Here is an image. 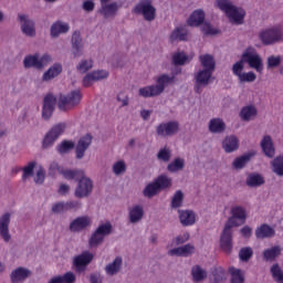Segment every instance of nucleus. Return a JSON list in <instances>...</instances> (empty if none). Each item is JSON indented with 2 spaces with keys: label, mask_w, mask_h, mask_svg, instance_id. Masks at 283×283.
I'll return each mask as SVG.
<instances>
[{
  "label": "nucleus",
  "mask_w": 283,
  "mask_h": 283,
  "mask_svg": "<svg viewBox=\"0 0 283 283\" xmlns=\"http://www.w3.org/2000/svg\"><path fill=\"white\" fill-rule=\"evenodd\" d=\"M231 217L228 218L220 235V248L228 255L233 251V227H240L247 222V209L242 206L231 208ZM239 220V222H238Z\"/></svg>",
  "instance_id": "obj_1"
},
{
  "label": "nucleus",
  "mask_w": 283,
  "mask_h": 283,
  "mask_svg": "<svg viewBox=\"0 0 283 283\" xmlns=\"http://www.w3.org/2000/svg\"><path fill=\"white\" fill-rule=\"evenodd\" d=\"M64 180L77 182L74 191L75 198H90L94 191V181L85 175L83 169H73L64 172Z\"/></svg>",
  "instance_id": "obj_2"
},
{
  "label": "nucleus",
  "mask_w": 283,
  "mask_h": 283,
  "mask_svg": "<svg viewBox=\"0 0 283 283\" xmlns=\"http://www.w3.org/2000/svg\"><path fill=\"white\" fill-rule=\"evenodd\" d=\"M92 140H94V137L90 133L82 136L77 144H74L73 140L64 139L60 145L56 146V151L63 156L65 154H70V151L75 148L76 160H83V158H85V151H87V149H90L92 146Z\"/></svg>",
  "instance_id": "obj_3"
},
{
  "label": "nucleus",
  "mask_w": 283,
  "mask_h": 283,
  "mask_svg": "<svg viewBox=\"0 0 283 283\" xmlns=\"http://www.w3.org/2000/svg\"><path fill=\"white\" fill-rule=\"evenodd\" d=\"M216 4L221 12L226 13V17L229 19L230 23H234V25H242V23H244L247 11H244L242 8L235 7L231 0H217Z\"/></svg>",
  "instance_id": "obj_4"
},
{
  "label": "nucleus",
  "mask_w": 283,
  "mask_h": 283,
  "mask_svg": "<svg viewBox=\"0 0 283 283\" xmlns=\"http://www.w3.org/2000/svg\"><path fill=\"white\" fill-rule=\"evenodd\" d=\"M174 81V76H169L167 74H163L157 78L156 85H149L139 88L138 94L143 96V98H154L155 96H160L163 92H165V87L169 85Z\"/></svg>",
  "instance_id": "obj_5"
},
{
  "label": "nucleus",
  "mask_w": 283,
  "mask_h": 283,
  "mask_svg": "<svg viewBox=\"0 0 283 283\" xmlns=\"http://www.w3.org/2000/svg\"><path fill=\"white\" fill-rule=\"evenodd\" d=\"M52 63V55L44 53L42 56L39 53L32 55H27L23 60L24 70H34L43 71L49 64Z\"/></svg>",
  "instance_id": "obj_6"
},
{
  "label": "nucleus",
  "mask_w": 283,
  "mask_h": 283,
  "mask_svg": "<svg viewBox=\"0 0 283 283\" xmlns=\"http://www.w3.org/2000/svg\"><path fill=\"white\" fill-rule=\"evenodd\" d=\"M241 59L243 63H248L249 67L255 70L256 72H259V74H262V72L264 71V62L262 60V56H260V53H258V50H255V48L248 46L243 51Z\"/></svg>",
  "instance_id": "obj_7"
},
{
  "label": "nucleus",
  "mask_w": 283,
  "mask_h": 283,
  "mask_svg": "<svg viewBox=\"0 0 283 283\" xmlns=\"http://www.w3.org/2000/svg\"><path fill=\"white\" fill-rule=\"evenodd\" d=\"M134 14H139L144 18V21L156 20V7H154L153 0H140L133 9Z\"/></svg>",
  "instance_id": "obj_8"
},
{
  "label": "nucleus",
  "mask_w": 283,
  "mask_h": 283,
  "mask_svg": "<svg viewBox=\"0 0 283 283\" xmlns=\"http://www.w3.org/2000/svg\"><path fill=\"white\" fill-rule=\"evenodd\" d=\"M65 124L60 123L54 125L43 137L42 139V149H52L54 147V143L59 140L62 134L65 132Z\"/></svg>",
  "instance_id": "obj_9"
},
{
  "label": "nucleus",
  "mask_w": 283,
  "mask_h": 283,
  "mask_svg": "<svg viewBox=\"0 0 283 283\" xmlns=\"http://www.w3.org/2000/svg\"><path fill=\"white\" fill-rule=\"evenodd\" d=\"M83 98V94H81V90L76 88L71 91L69 94H60V98L57 101V108L60 112H65V106L69 105V107H76V105H80L81 99Z\"/></svg>",
  "instance_id": "obj_10"
},
{
  "label": "nucleus",
  "mask_w": 283,
  "mask_h": 283,
  "mask_svg": "<svg viewBox=\"0 0 283 283\" xmlns=\"http://www.w3.org/2000/svg\"><path fill=\"white\" fill-rule=\"evenodd\" d=\"M92 260H94V254L90 251H84L78 255L73 258V269L75 273H85L87 271V266L92 264Z\"/></svg>",
  "instance_id": "obj_11"
},
{
  "label": "nucleus",
  "mask_w": 283,
  "mask_h": 283,
  "mask_svg": "<svg viewBox=\"0 0 283 283\" xmlns=\"http://www.w3.org/2000/svg\"><path fill=\"white\" fill-rule=\"evenodd\" d=\"M17 21L20 24V30L22 34L25 36H30L34 39L36 36V27L34 24V20L30 19L29 14L25 13H18Z\"/></svg>",
  "instance_id": "obj_12"
},
{
  "label": "nucleus",
  "mask_w": 283,
  "mask_h": 283,
  "mask_svg": "<svg viewBox=\"0 0 283 283\" xmlns=\"http://www.w3.org/2000/svg\"><path fill=\"white\" fill-rule=\"evenodd\" d=\"M178 132H180V123L178 120L160 123L156 127V134L160 136V138H171V136H176Z\"/></svg>",
  "instance_id": "obj_13"
},
{
  "label": "nucleus",
  "mask_w": 283,
  "mask_h": 283,
  "mask_svg": "<svg viewBox=\"0 0 283 283\" xmlns=\"http://www.w3.org/2000/svg\"><path fill=\"white\" fill-rule=\"evenodd\" d=\"M282 39V28H272L260 33V41L263 43V45H273L275 43H280Z\"/></svg>",
  "instance_id": "obj_14"
},
{
  "label": "nucleus",
  "mask_w": 283,
  "mask_h": 283,
  "mask_svg": "<svg viewBox=\"0 0 283 283\" xmlns=\"http://www.w3.org/2000/svg\"><path fill=\"white\" fill-rule=\"evenodd\" d=\"M56 107V96L52 93H49L43 98L42 105V118L43 120H50L52 118V114H54V109Z\"/></svg>",
  "instance_id": "obj_15"
},
{
  "label": "nucleus",
  "mask_w": 283,
  "mask_h": 283,
  "mask_svg": "<svg viewBox=\"0 0 283 283\" xmlns=\"http://www.w3.org/2000/svg\"><path fill=\"white\" fill-rule=\"evenodd\" d=\"M211 76H213V72L202 69L200 70L196 76V85H195V92L196 94H200V91L202 90V87H207V85H209V83H211Z\"/></svg>",
  "instance_id": "obj_16"
},
{
  "label": "nucleus",
  "mask_w": 283,
  "mask_h": 283,
  "mask_svg": "<svg viewBox=\"0 0 283 283\" xmlns=\"http://www.w3.org/2000/svg\"><path fill=\"white\" fill-rule=\"evenodd\" d=\"M101 8L98 10V13L102 14L104 19H114L116 14H118V11L120 8H123V4H118V2L114 1L111 3H101Z\"/></svg>",
  "instance_id": "obj_17"
},
{
  "label": "nucleus",
  "mask_w": 283,
  "mask_h": 283,
  "mask_svg": "<svg viewBox=\"0 0 283 283\" xmlns=\"http://www.w3.org/2000/svg\"><path fill=\"white\" fill-rule=\"evenodd\" d=\"M10 212L0 217V238L6 242H10V240H12V235L10 234Z\"/></svg>",
  "instance_id": "obj_18"
},
{
  "label": "nucleus",
  "mask_w": 283,
  "mask_h": 283,
  "mask_svg": "<svg viewBox=\"0 0 283 283\" xmlns=\"http://www.w3.org/2000/svg\"><path fill=\"white\" fill-rule=\"evenodd\" d=\"M90 224H92L90 217H77L70 223L69 229L72 233H81V231H85Z\"/></svg>",
  "instance_id": "obj_19"
},
{
  "label": "nucleus",
  "mask_w": 283,
  "mask_h": 283,
  "mask_svg": "<svg viewBox=\"0 0 283 283\" xmlns=\"http://www.w3.org/2000/svg\"><path fill=\"white\" fill-rule=\"evenodd\" d=\"M107 76H109V72H107L105 70L93 71L84 76L82 83H83L84 87H90V85H92V83H94V81H103V80L107 78Z\"/></svg>",
  "instance_id": "obj_20"
},
{
  "label": "nucleus",
  "mask_w": 283,
  "mask_h": 283,
  "mask_svg": "<svg viewBox=\"0 0 283 283\" xmlns=\"http://www.w3.org/2000/svg\"><path fill=\"white\" fill-rule=\"evenodd\" d=\"M145 217V208L140 205L133 206L128 210V220L130 224H138Z\"/></svg>",
  "instance_id": "obj_21"
},
{
  "label": "nucleus",
  "mask_w": 283,
  "mask_h": 283,
  "mask_svg": "<svg viewBox=\"0 0 283 283\" xmlns=\"http://www.w3.org/2000/svg\"><path fill=\"white\" fill-rule=\"evenodd\" d=\"M196 251V248L191 243H187L184 247L174 248L168 251V255H176L177 258H188Z\"/></svg>",
  "instance_id": "obj_22"
},
{
  "label": "nucleus",
  "mask_w": 283,
  "mask_h": 283,
  "mask_svg": "<svg viewBox=\"0 0 283 283\" xmlns=\"http://www.w3.org/2000/svg\"><path fill=\"white\" fill-rule=\"evenodd\" d=\"M73 55L83 56V38H81V32L75 31L71 39Z\"/></svg>",
  "instance_id": "obj_23"
},
{
  "label": "nucleus",
  "mask_w": 283,
  "mask_h": 283,
  "mask_svg": "<svg viewBox=\"0 0 283 283\" xmlns=\"http://www.w3.org/2000/svg\"><path fill=\"white\" fill-rule=\"evenodd\" d=\"M178 213L182 227H192V224H196V212L193 210H178Z\"/></svg>",
  "instance_id": "obj_24"
},
{
  "label": "nucleus",
  "mask_w": 283,
  "mask_h": 283,
  "mask_svg": "<svg viewBox=\"0 0 283 283\" xmlns=\"http://www.w3.org/2000/svg\"><path fill=\"white\" fill-rule=\"evenodd\" d=\"M70 32V24L63 21H56L51 25V36L52 39H59L61 34H67Z\"/></svg>",
  "instance_id": "obj_25"
},
{
  "label": "nucleus",
  "mask_w": 283,
  "mask_h": 283,
  "mask_svg": "<svg viewBox=\"0 0 283 283\" xmlns=\"http://www.w3.org/2000/svg\"><path fill=\"white\" fill-rule=\"evenodd\" d=\"M30 275H32V271L20 266L11 272L10 277L12 283H19L23 282L24 280H28Z\"/></svg>",
  "instance_id": "obj_26"
},
{
  "label": "nucleus",
  "mask_w": 283,
  "mask_h": 283,
  "mask_svg": "<svg viewBox=\"0 0 283 283\" xmlns=\"http://www.w3.org/2000/svg\"><path fill=\"white\" fill-rule=\"evenodd\" d=\"M61 72H63V65H61L60 63H55L43 73L42 81L44 83H48L53 78H56V76H59Z\"/></svg>",
  "instance_id": "obj_27"
},
{
  "label": "nucleus",
  "mask_w": 283,
  "mask_h": 283,
  "mask_svg": "<svg viewBox=\"0 0 283 283\" xmlns=\"http://www.w3.org/2000/svg\"><path fill=\"white\" fill-rule=\"evenodd\" d=\"M222 147L226 154H232V151H237L240 147V142L235 135L227 136L222 142Z\"/></svg>",
  "instance_id": "obj_28"
},
{
  "label": "nucleus",
  "mask_w": 283,
  "mask_h": 283,
  "mask_svg": "<svg viewBox=\"0 0 283 283\" xmlns=\"http://www.w3.org/2000/svg\"><path fill=\"white\" fill-rule=\"evenodd\" d=\"M208 129L210 134H223L227 129V124L222 118H212L209 122Z\"/></svg>",
  "instance_id": "obj_29"
},
{
  "label": "nucleus",
  "mask_w": 283,
  "mask_h": 283,
  "mask_svg": "<svg viewBox=\"0 0 283 283\" xmlns=\"http://www.w3.org/2000/svg\"><path fill=\"white\" fill-rule=\"evenodd\" d=\"M261 148L268 158H273L275 156V147H273V139L271 136L265 135L261 140Z\"/></svg>",
  "instance_id": "obj_30"
},
{
  "label": "nucleus",
  "mask_w": 283,
  "mask_h": 283,
  "mask_svg": "<svg viewBox=\"0 0 283 283\" xmlns=\"http://www.w3.org/2000/svg\"><path fill=\"white\" fill-rule=\"evenodd\" d=\"M265 182L264 177L258 172L249 174L245 179V185L250 188L262 187Z\"/></svg>",
  "instance_id": "obj_31"
},
{
  "label": "nucleus",
  "mask_w": 283,
  "mask_h": 283,
  "mask_svg": "<svg viewBox=\"0 0 283 283\" xmlns=\"http://www.w3.org/2000/svg\"><path fill=\"white\" fill-rule=\"evenodd\" d=\"M187 23L191 28H198L202 25V23H205V11L201 9L195 10L188 19Z\"/></svg>",
  "instance_id": "obj_32"
},
{
  "label": "nucleus",
  "mask_w": 283,
  "mask_h": 283,
  "mask_svg": "<svg viewBox=\"0 0 283 283\" xmlns=\"http://www.w3.org/2000/svg\"><path fill=\"white\" fill-rule=\"evenodd\" d=\"M120 269H123V258L117 256L112 263L105 266V272L107 275H118Z\"/></svg>",
  "instance_id": "obj_33"
},
{
  "label": "nucleus",
  "mask_w": 283,
  "mask_h": 283,
  "mask_svg": "<svg viewBox=\"0 0 283 283\" xmlns=\"http://www.w3.org/2000/svg\"><path fill=\"white\" fill-rule=\"evenodd\" d=\"M280 255H282V248L280 245H274L263 251V259L265 262H274Z\"/></svg>",
  "instance_id": "obj_34"
},
{
  "label": "nucleus",
  "mask_w": 283,
  "mask_h": 283,
  "mask_svg": "<svg viewBox=\"0 0 283 283\" xmlns=\"http://www.w3.org/2000/svg\"><path fill=\"white\" fill-rule=\"evenodd\" d=\"M255 235L258 240H264V238H273V235H275V230L271 228V226L263 223L255 230Z\"/></svg>",
  "instance_id": "obj_35"
},
{
  "label": "nucleus",
  "mask_w": 283,
  "mask_h": 283,
  "mask_svg": "<svg viewBox=\"0 0 283 283\" xmlns=\"http://www.w3.org/2000/svg\"><path fill=\"white\" fill-rule=\"evenodd\" d=\"M155 182H156L157 187L159 188V191H165L167 189H171V186L174 185L171 177H169L165 174L159 175L155 179Z\"/></svg>",
  "instance_id": "obj_36"
},
{
  "label": "nucleus",
  "mask_w": 283,
  "mask_h": 283,
  "mask_svg": "<svg viewBox=\"0 0 283 283\" xmlns=\"http://www.w3.org/2000/svg\"><path fill=\"white\" fill-rule=\"evenodd\" d=\"M187 36H189V31L187 27H177L170 34V41H187Z\"/></svg>",
  "instance_id": "obj_37"
},
{
  "label": "nucleus",
  "mask_w": 283,
  "mask_h": 283,
  "mask_svg": "<svg viewBox=\"0 0 283 283\" xmlns=\"http://www.w3.org/2000/svg\"><path fill=\"white\" fill-rule=\"evenodd\" d=\"M253 156H255V153H247L240 157H237L232 163L234 169H244L245 165L251 163V158H253Z\"/></svg>",
  "instance_id": "obj_38"
},
{
  "label": "nucleus",
  "mask_w": 283,
  "mask_h": 283,
  "mask_svg": "<svg viewBox=\"0 0 283 283\" xmlns=\"http://www.w3.org/2000/svg\"><path fill=\"white\" fill-rule=\"evenodd\" d=\"M210 280L213 283H222L224 280H227V272H224V269L218 266V268H212L210 270Z\"/></svg>",
  "instance_id": "obj_39"
},
{
  "label": "nucleus",
  "mask_w": 283,
  "mask_h": 283,
  "mask_svg": "<svg viewBox=\"0 0 283 283\" xmlns=\"http://www.w3.org/2000/svg\"><path fill=\"white\" fill-rule=\"evenodd\" d=\"M199 61L203 70H208L209 72H216V60L211 54L200 55Z\"/></svg>",
  "instance_id": "obj_40"
},
{
  "label": "nucleus",
  "mask_w": 283,
  "mask_h": 283,
  "mask_svg": "<svg viewBox=\"0 0 283 283\" xmlns=\"http://www.w3.org/2000/svg\"><path fill=\"white\" fill-rule=\"evenodd\" d=\"M191 275L193 282H203V280H207V270L202 269L200 265H193L191 268Z\"/></svg>",
  "instance_id": "obj_41"
},
{
  "label": "nucleus",
  "mask_w": 283,
  "mask_h": 283,
  "mask_svg": "<svg viewBox=\"0 0 283 283\" xmlns=\"http://www.w3.org/2000/svg\"><path fill=\"white\" fill-rule=\"evenodd\" d=\"M185 169V159L177 157L167 166V171L170 174H178Z\"/></svg>",
  "instance_id": "obj_42"
},
{
  "label": "nucleus",
  "mask_w": 283,
  "mask_h": 283,
  "mask_svg": "<svg viewBox=\"0 0 283 283\" xmlns=\"http://www.w3.org/2000/svg\"><path fill=\"white\" fill-rule=\"evenodd\" d=\"M67 171H74V169H63V167H61V165H59L57 161H52L50 167H49V176H51V178H54V176H56V174H61V176H63V178H65V174H67Z\"/></svg>",
  "instance_id": "obj_43"
},
{
  "label": "nucleus",
  "mask_w": 283,
  "mask_h": 283,
  "mask_svg": "<svg viewBox=\"0 0 283 283\" xmlns=\"http://www.w3.org/2000/svg\"><path fill=\"white\" fill-rule=\"evenodd\" d=\"M158 193H160V188H158L155 180L148 184L143 190V196H145V198H154V196H158Z\"/></svg>",
  "instance_id": "obj_44"
},
{
  "label": "nucleus",
  "mask_w": 283,
  "mask_h": 283,
  "mask_svg": "<svg viewBox=\"0 0 283 283\" xmlns=\"http://www.w3.org/2000/svg\"><path fill=\"white\" fill-rule=\"evenodd\" d=\"M185 202V192L182 190H177L171 198L170 207L171 209H180Z\"/></svg>",
  "instance_id": "obj_45"
},
{
  "label": "nucleus",
  "mask_w": 283,
  "mask_h": 283,
  "mask_svg": "<svg viewBox=\"0 0 283 283\" xmlns=\"http://www.w3.org/2000/svg\"><path fill=\"white\" fill-rule=\"evenodd\" d=\"M103 242H105V237L101 233H98V231H94L88 240V244L92 249H98V247H101V244H103Z\"/></svg>",
  "instance_id": "obj_46"
},
{
  "label": "nucleus",
  "mask_w": 283,
  "mask_h": 283,
  "mask_svg": "<svg viewBox=\"0 0 283 283\" xmlns=\"http://www.w3.org/2000/svg\"><path fill=\"white\" fill-rule=\"evenodd\" d=\"M252 116H258V108L255 106H245L240 112L242 120L249 122Z\"/></svg>",
  "instance_id": "obj_47"
},
{
  "label": "nucleus",
  "mask_w": 283,
  "mask_h": 283,
  "mask_svg": "<svg viewBox=\"0 0 283 283\" xmlns=\"http://www.w3.org/2000/svg\"><path fill=\"white\" fill-rule=\"evenodd\" d=\"M200 30L206 36H216V34H220V30L213 29L211 22L205 21L200 24Z\"/></svg>",
  "instance_id": "obj_48"
},
{
  "label": "nucleus",
  "mask_w": 283,
  "mask_h": 283,
  "mask_svg": "<svg viewBox=\"0 0 283 283\" xmlns=\"http://www.w3.org/2000/svg\"><path fill=\"white\" fill-rule=\"evenodd\" d=\"M95 231H97V233H99L104 238H107V235H112V232L114 231V226H112V222L106 221L105 223H101Z\"/></svg>",
  "instance_id": "obj_49"
},
{
  "label": "nucleus",
  "mask_w": 283,
  "mask_h": 283,
  "mask_svg": "<svg viewBox=\"0 0 283 283\" xmlns=\"http://www.w3.org/2000/svg\"><path fill=\"white\" fill-rule=\"evenodd\" d=\"M272 171L276 176L283 177V157L277 156L272 160Z\"/></svg>",
  "instance_id": "obj_50"
},
{
  "label": "nucleus",
  "mask_w": 283,
  "mask_h": 283,
  "mask_svg": "<svg viewBox=\"0 0 283 283\" xmlns=\"http://www.w3.org/2000/svg\"><path fill=\"white\" fill-rule=\"evenodd\" d=\"M34 167H36V161H30L28 166L19 168V171H23L22 180L27 181L28 178L34 176Z\"/></svg>",
  "instance_id": "obj_51"
},
{
  "label": "nucleus",
  "mask_w": 283,
  "mask_h": 283,
  "mask_svg": "<svg viewBox=\"0 0 283 283\" xmlns=\"http://www.w3.org/2000/svg\"><path fill=\"white\" fill-rule=\"evenodd\" d=\"M270 273L277 283H283V270L280 268L279 263H275L271 266Z\"/></svg>",
  "instance_id": "obj_52"
},
{
  "label": "nucleus",
  "mask_w": 283,
  "mask_h": 283,
  "mask_svg": "<svg viewBox=\"0 0 283 283\" xmlns=\"http://www.w3.org/2000/svg\"><path fill=\"white\" fill-rule=\"evenodd\" d=\"M229 273L231 275V283H244V274H242V270L230 268Z\"/></svg>",
  "instance_id": "obj_53"
},
{
  "label": "nucleus",
  "mask_w": 283,
  "mask_h": 283,
  "mask_svg": "<svg viewBox=\"0 0 283 283\" xmlns=\"http://www.w3.org/2000/svg\"><path fill=\"white\" fill-rule=\"evenodd\" d=\"M255 78H258V75H255L253 71H250L248 73H241L238 77V81L241 85H243V83H255Z\"/></svg>",
  "instance_id": "obj_54"
},
{
  "label": "nucleus",
  "mask_w": 283,
  "mask_h": 283,
  "mask_svg": "<svg viewBox=\"0 0 283 283\" xmlns=\"http://www.w3.org/2000/svg\"><path fill=\"white\" fill-rule=\"evenodd\" d=\"M94 67V62L92 60H82L76 66L77 72L80 74H85L90 72Z\"/></svg>",
  "instance_id": "obj_55"
},
{
  "label": "nucleus",
  "mask_w": 283,
  "mask_h": 283,
  "mask_svg": "<svg viewBox=\"0 0 283 283\" xmlns=\"http://www.w3.org/2000/svg\"><path fill=\"white\" fill-rule=\"evenodd\" d=\"M239 258L241 262H249L253 258V248H241V250L239 251Z\"/></svg>",
  "instance_id": "obj_56"
},
{
  "label": "nucleus",
  "mask_w": 283,
  "mask_h": 283,
  "mask_svg": "<svg viewBox=\"0 0 283 283\" xmlns=\"http://www.w3.org/2000/svg\"><path fill=\"white\" fill-rule=\"evenodd\" d=\"M281 64H282V56L271 55L268 57V61H266L268 70H275V67H280Z\"/></svg>",
  "instance_id": "obj_57"
},
{
  "label": "nucleus",
  "mask_w": 283,
  "mask_h": 283,
  "mask_svg": "<svg viewBox=\"0 0 283 283\" xmlns=\"http://www.w3.org/2000/svg\"><path fill=\"white\" fill-rule=\"evenodd\" d=\"M157 158L161 160V163H169V160H171V150L168 147L161 148L157 154Z\"/></svg>",
  "instance_id": "obj_58"
},
{
  "label": "nucleus",
  "mask_w": 283,
  "mask_h": 283,
  "mask_svg": "<svg viewBox=\"0 0 283 283\" xmlns=\"http://www.w3.org/2000/svg\"><path fill=\"white\" fill-rule=\"evenodd\" d=\"M126 171L127 166L125 165V161L119 160L113 165V174H115V176H123Z\"/></svg>",
  "instance_id": "obj_59"
},
{
  "label": "nucleus",
  "mask_w": 283,
  "mask_h": 283,
  "mask_svg": "<svg viewBox=\"0 0 283 283\" xmlns=\"http://www.w3.org/2000/svg\"><path fill=\"white\" fill-rule=\"evenodd\" d=\"M189 56H187V54H185V52L181 53H175L172 55V63L174 65H185V63H187Z\"/></svg>",
  "instance_id": "obj_60"
},
{
  "label": "nucleus",
  "mask_w": 283,
  "mask_h": 283,
  "mask_svg": "<svg viewBox=\"0 0 283 283\" xmlns=\"http://www.w3.org/2000/svg\"><path fill=\"white\" fill-rule=\"evenodd\" d=\"M232 73L238 78L244 73V61H242V57L232 65Z\"/></svg>",
  "instance_id": "obj_61"
},
{
  "label": "nucleus",
  "mask_w": 283,
  "mask_h": 283,
  "mask_svg": "<svg viewBox=\"0 0 283 283\" xmlns=\"http://www.w3.org/2000/svg\"><path fill=\"white\" fill-rule=\"evenodd\" d=\"M51 211L53 213H65V211H67L65 209V201H60V202L54 203L51 208Z\"/></svg>",
  "instance_id": "obj_62"
},
{
  "label": "nucleus",
  "mask_w": 283,
  "mask_h": 283,
  "mask_svg": "<svg viewBox=\"0 0 283 283\" xmlns=\"http://www.w3.org/2000/svg\"><path fill=\"white\" fill-rule=\"evenodd\" d=\"M61 277H62V283L76 282V274H74V272L72 271L64 273Z\"/></svg>",
  "instance_id": "obj_63"
},
{
  "label": "nucleus",
  "mask_w": 283,
  "mask_h": 283,
  "mask_svg": "<svg viewBox=\"0 0 283 283\" xmlns=\"http://www.w3.org/2000/svg\"><path fill=\"white\" fill-rule=\"evenodd\" d=\"M189 238V232H186L182 235L176 237L172 242L176 244V247H179V244H185V242H188Z\"/></svg>",
  "instance_id": "obj_64"
}]
</instances>
